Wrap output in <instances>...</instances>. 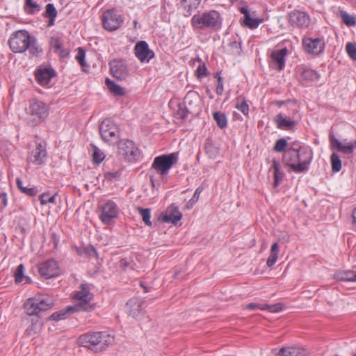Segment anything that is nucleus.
Instances as JSON below:
<instances>
[{"instance_id":"obj_8","label":"nucleus","mask_w":356,"mask_h":356,"mask_svg":"<svg viewBox=\"0 0 356 356\" xmlns=\"http://www.w3.org/2000/svg\"><path fill=\"white\" fill-rule=\"evenodd\" d=\"M178 154L177 152L163 154L154 158L152 168L160 175L168 173L169 170L177 162Z\"/></svg>"},{"instance_id":"obj_11","label":"nucleus","mask_w":356,"mask_h":356,"mask_svg":"<svg viewBox=\"0 0 356 356\" xmlns=\"http://www.w3.org/2000/svg\"><path fill=\"white\" fill-rule=\"evenodd\" d=\"M28 113L35 117L34 120L35 122H29L31 125L35 126L40 123L47 116V106L42 102H33L30 104L28 108Z\"/></svg>"},{"instance_id":"obj_57","label":"nucleus","mask_w":356,"mask_h":356,"mask_svg":"<svg viewBox=\"0 0 356 356\" xmlns=\"http://www.w3.org/2000/svg\"><path fill=\"white\" fill-rule=\"evenodd\" d=\"M86 252L90 257H94V258L98 257V253L97 252V250L93 246H89V247L86 248Z\"/></svg>"},{"instance_id":"obj_41","label":"nucleus","mask_w":356,"mask_h":356,"mask_svg":"<svg viewBox=\"0 0 356 356\" xmlns=\"http://www.w3.org/2000/svg\"><path fill=\"white\" fill-rule=\"evenodd\" d=\"M138 211L142 216L143 220L145 225L152 226V222L150 221L151 211L149 209L138 208Z\"/></svg>"},{"instance_id":"obj_49","label":"nucleus","mask_w":356,"mask_h":356,"mask_svg":"<svg viewBox=\"0 0 356 356\" xmlns=\"http://www.w3.org/2000/svg\"><path fill=\"white\" fill-rule=\"evenodd\" d=\"M24 267L22 264H20L17 267V269H16V271L15 273V282L17 283H19V282H22L23 277H24Z\"/></svg>"},{"instance_id":"obj_3","label":"nucleus","mask_w":356,"mask_h":356,"mask_svg":"<svg viewBox=\"0 0 356 356\" xmlns=\"http://www.w3.org/2000/svg\"><path fill=\"white\" fill-rule=\"evenodd\" d=\"M113 341V337L106 332H88L77 339L80 346L86 347L93 352L104 350Z\"/></svg>"},{"instance_id":"obj_12","label":"nucleus","mask_w":356,"mask_h":356,"mask_svg":"<svg viewBox=\"0 0 356 356\" xmlns=\"http://www.w3.org/2000/svg\"><path fill=\"white\" fill-rule=\"evenodd\" d=\"M119 153L129 161H134L139 156V151L133 141L122 140L119 143Z\"/></svg>"},{"instance_id":"obj_29","label":"nucleus","mask_w":356,"mask_h":356,"mask_svg":"<svg viewBox=\"0 0 356 356\" xmlns=\"http://www.w3.org/2000/svg\"><path fill=\"white\" fill-rule=\"evenodd\" d=\"M334 277L342 282H356V272L352 270L337 272Z\"/></svg>"},{"instance_id":"obj_25","label":"nucleus","mask_w":356,"mask_h":356,"mask_svg":"<svg viewBox=\"0 0 356 356\" xmlns=\"http://www.w3.org/2000/svg\"><path fill=\"white\" fill-rule=\"evenodd\" d=\"M275 123L278 129L286 130H290L297 124V122L290 120L282 113L277 115Z\"/></svg>"},{"instance_id":"obj_40","label":"nucleus","mask_w":356,"mask_h":356,"mask_svg":"<svg viewBox=\"0 0 356 356\" xmlns=\"http://www.w3.org/2000/svg\"><path fill=\"white\" fill-rule=\"evenodd\" d=\"M332 169L333 172H339L341 169V161L339 156L336 153H332L330 157Z\"/></svg>"},{"instance_id":"obj_20","label":"nucleus","mask_w":356,"mask_h":356,"mask_svg":"<svg viewBox=\"0 0 356 356\" xmlns=\"http://www.w3.org/2000/svg\"><path fill=\"white\" fill-rule=\"evenodd\" d=\"M181 218L182 214L179 211L178 207L175 204H172L166 209L165 213H163L162 220L164 222H170L175 225Z\"/></svg>"},{"instance_id":"obj_2","label":"nucleus","mask_w":356,"mask_h":356,"mask_svg":"<svg viewBox=\"0 0 356 356\" xmlns=\"http://www.w3.org/2000/svg\"><path fill=\"white\" fill-rule=\"evenodd\" d=\"M8 44L14 53H24L26 50H29L32 56H38L42 52L35 38L31 37L25 30L13 33L8 40Z\"/></svg>"},{"instance_id":"obj_5","label":"nucleus","mask_w":356,"mask_h":356,"mask_svg":"<svg viewBox=\"0 0 356 356\" xmlns=\"http://www.w3.org/2000/svg\"><path fill=\"white\" fill-rule=\"evenodd\" d=\"M191 24L195 29L217 30L221 26L220 15L214 10L196 14L191 19Z\"/></svg>"},{"instance_id":"obj_55","label":"nucleus","mask_w":356,"mask_h":356,"mask_svg":"<svg viewBox=\"0 0 356 356\" xmlns=\"http://www.w3.org/2000/svg\"><path fill=\"white\" fill-rule=\"evenodd\" d=\"M287 150H293L296 152L300 153H302V151H309L308 149H302L300 145L297 142L291 143Z\"/></svg>"},{"instance_id":"obj_50","label":"nucleus","mask_w":356,"mask_h":356,"mask_svg":"<svg viewBox=\"0 0 356 356\" xmlns=\"http://www.w3.org/2000/svg\"><path fill=\"white\" fill-rule=\"evenodd\" d=\"M85 57L86 52L82 48H79L77 55L76 56V59L82 67L86 65V63L84 61Z\"/></svg>"},{"instance_id":"obj_60","label":"nucleus","mask_w":356,"mask_h":356,"mask_svg":"<svg viewBox=\"0 0 356 356\" xmlns=\"http://www.w3.org/2000/svg\"><path fill=\"white\" fill-rule=\"evenodd\" d=\"M240 12L244 15V18L249 15L250 13L246 7H241L239 8Z\"/></svg>"},{"instance_id":"obj_34","label":"nucleus","mask_w":356,"mask_h":356,"mask_svg":"<svg viewBox=\"0 0 356 356\" xmlns=\"http://www.w3.org/2000/svg\"><path fill=\"white\" fill-rule=\"evenodd\" d=\"M41 9L40 6L33 0H25L24 10L28 14H35Z\"/></svg>"},{"instance_id":"obj_23","label":"nucleus","mask_w":356,"mask_h":356,"mask_svg":"<svg viewBox=\"0 0 356 356\" xmlns=\"http://www.w3.org/2000/svg\"><path fill=\"white\" fill-rule=\"evenodd\" d=\"M202 0H180L178 3V8L183 10V15L185 17L191 15L193 11L197 9Z\"/></svg>"},{"instance_id":"obj_14","label":"nucleus","mask_w":356,"mask_h":356,"mask_svg":"<svg viewBox=\"0 0 356 356\" xmlns=\"http://www.w3.org/2000/svg\"><path fill=\"white\" fill-rule=\"evenodd\" d=\"M329 140L332 149H335L344 154H351L356 148V140L343 143L335 137L332 132H330Z\"/></svg>"},{"instance_id":"obj_15","label":"nucleus","mask_w":356,"mask_h":356,"mask_svg":"<svg viewBox=\"0 0 356 356\" xmlns=\"http://www.w3.org/2000/svg\"><path fill=\"white\" fill-rule=\"evenodd\" d=\"M288 21L293 26L306 28L310 24V17L305 12L293 10L288 15Z\"/></svg>"},{"instance_id":"obj_31","label":"nucleus","mask_w":356,"mask_h":356,"mask_svg":"<svg viewBox=\"0 0 356 356\" xmlns=\"http://www.w3.org/2000/svg\"><path fill=\"white\" fill-rule=\"evenodd\" d=\"M75 312L76 310L73 308V307H68L64 310L59 311L52 314L50 316V319L52 321H59L65 319L68 314H73Z\"/></svg>"},{"instance_id":"obj_10","label":"nucleus","mask_w":356,"mask_h":356,"mask_svg":"<svg viewBox=\"0 0 356 356\" xmlns=\"http://www.w3.org/2000/svg\"><path fill=\"white\" fill-rule=\"evenodd\" d=\"M110 72L118 80H125L130 74V69L123 60H113L109 63Z\"/></svg>"},{"instance_id":"obj_58","label":"nucleus","mask_w":356,"mask_h":356,"mask_svg":"<svg viewBox=\"0 0 356 356\" xmlns=\"http://www.w3.org/2000/svg\"><path fill=\"white\" fill-rule=\"evenodd\" d=\"M230 46L234 49L233 53L239 54L241 50V44L238 42L234 41L230 43Z\"/></svg>"},{"instance_id":"obj_64","label":"nucleus","mask_w":356,"mask_h":356,"mask_svg":"<svg viewBox=\"0 0 356 356\" xmlns=\"http://www.w3.org/2000/svg\"><path fill=\"white\" fill-rule=\"evenodd\" d=\"M49 21L48 25L53 26L54 24L55 18H49Z\"/></svg>"},{"instance_id":"obj_48","label":"nucleus","mask_w":356,"mask_h":356,"mask_svg":"<svg viewBox=\"0 0 356 356\" xmlns=\"http://www.w3.org/2000/svg\"><path fill=\"white\" fill-rule=\"evenodd\" d=\"M346 51L348 56L354 60H356V45L353 43L348 42L346 46Z\"/></svg>"},{"instance_id":"obj_45","label":"nucleus","mask_w":356,"mask_h":356,"mask_svg":"<svg viewBox=\"0 0 356 356\" xmlns=\"http://www.w3.org/2000/svg\"><path fill=\"white\" fill-rule=\"evenodd\" d=\"M177 118L184 119L188 116V110L184 104H179L176 111Z\"/></svg>"},{"instance_id":"obj_28","label":"nucleus","mask_w":356,"mask_h":356,"mask_svg":"<svg viewBox=\"0 0 356 356\" xmlns=\"http://www.w3.org/2000/svg\"><path fill=\"white\" fill-rule=\"evenodd\" d=\"M305 352L295 347L282 348L275 356H305Z\"/></svg>"},{"instance_id":"obj_56","label":"nucleus","mask_w":356,"mask_h":356,"mask_svg":"<svg viewBox=\"0 0 356 356\" xmlns=\"http://www.w3.org/2000/svg\"><path fill=\"white\" fill-rule=\"evenodd\" d=\"M218 75V84L216 86V92L218 95H221L223 92V81L222 78Z\"/></svg>"},{"instance_id":"obj_30","label":"nucleus","mask_w":356,"mask_h":356,"mask_svg":"<svg viewBox=\"0 0 356 356\" xmlns=\"http://www.w3.org/2000/svg\"><path fill=\"white\" fill-rule=\"evenodd\" d=\"M50 44L54 51L59 54L61 57H65L68 55V51L63 49V42L59 38H51Z\"/></svg>"},{"instance_id":"obj_59","label":"nucleus","mask_w":356,"mask_h":356,"mask_svg":"<svg viewBox=\"0 0 356 356\" xmlns=\"http://www.w3.org/2000/svg\"><path fill=\"white\" fill-rule=\"evenodd\" d=\"M120 176V172H107L105 173V178L108 179H114V178H118Z\"/></svg>"},{"instance_id":"obj_51","label":"nucleus","mask_w":356,"mask_h":356,"mask_svg":"<svg viewBox=\"0 0 356 356\" xmlns=\"http://www.w3.org/2000/svg\"><path fill=\"white\" fill-rule=\"evenodd\" d=\"M22 192L29 196L33 197L38 194V191L36 187L29 188L27 186L22 188Z\"/></svg>"},{"instance_id":"obj_43","label":"nucleus","mask_w":356,"mask_h":356,"mask_svg":"<svg viewBox=\"0 0 356 356\" xmlns=\"http://www.w3.org/2000/svg\"><path fill=\"white\" fill-rule=\"evenodd\" d=\"M56 194H54V195H51V196H49V193H44L42 194H41L39 197V199H40V204L42 205H44L46 204L47 203H54L55 202V197H56Z\"/></svg>"},{"instance_id":"obj_38","label":"nucleus","mask_w":356,"mask_h":356,"mask_svg":"<svg viewBox=\"0 0 356 356\" xmlns=\"http://www.w3.org/2000/svg\"><path fill=\"white\" fill-rule=\"evenodd\" d=\"M261 19H258L257 18H253L251 17V15H247L243 19V24L245 26L249 27L251 29H256L258 27L260 23H261Z\"/></svg>"},{"instance_id":"obj_33","label":"nucleus","mask_w":356,"mask_h":356,"mask_svg":"<svg viewBox=\"0 0 356 356\" xmlns=\"http://www.w3.org/2000/svg\"><path fill=\"white\" fill-rule=\"evenodd\" d=\"M106 84L109 89L110 92L116 96H122L124 94V91L122 87L115 84L113 81L109 79H106Z\"/></svg>"},{"instance_id":"obj_19","label":"nucleus","mask_w":356,"mask_h":356,"mask_svg":"<svg viewBox=\"0 0 356 356\" xmlns=\"http://www.w3.org/2000/svg\"><path fill=\"white\" fill-rule=\"evenodd\" d=\"M39 273L41 276L50 278L57 276L59 273L57 262L54 259H49L39 266Z\"/></svg>"},{"instance_id":"obj_22","label":"nucleus","mask_w":356,"mask_h":356,"mask_svg":"<svg viewBox=\"0 0 356 356\" xmlns=\"http://www.w3.org/2000/svg\"><path fill=\"white\" fill-rule=\"evenodd\" d=\"M47 156L46 146L41 143L36 144V147L31 152L30 160L36 165H40L44 161Z\"/></svg>"},{"instance_id":"obj_7","label":"nucleus","mask_w":356,"mask_h":356,"mask_svg":"<svg viewBox=\"0 0 356 356\" xmlns=\"http://www.w3.org/2000/svg\"><path fill=\"white\" fill-rule=\"evenodd\" d=\"M99 134L102 140L111 145L118 143L120 130L118 125L110 119H105L99 125Z\"/></svg>"},{"instance_id":"obj_46","label":"nucleus","mask_w":356,"mask_h":356,"mask_svg":"<svg viewBox=\"0 0 356 356\" xmlns=\"http://www.w3.org/2000/svg\"><path fill=\"white\" fill-rule=\"evenodd\" d=\"M202 192V189L200 188H197L195 191V193L192 198L187 202L186 205V209H191L193 205L197 202L199 199L200 194Z\"/></svg>"},{"instance_id":"obj_61","label":"nucleus","mask_w":356,"mask_h":356,"mask_svg":"<svg viewBox=\"0 0 356 356\" xmlns=\"http://www.w3.org/2000/svg\"><path fill=\"white\" fill-rule=\"evenodd\" d=\"M17 186L19 188V189L22 191V188H23L24 186H23L22 181L19 179H17Z\"/></svg>"},{"instance_id":"obj_24","label":"nucleus","mask_w":356,"mask_h":356,"mask_svg":"<svg viewBox=\"0 0 356 356\" xmlns=\"http://www.w3.org/2000/svg\"><path fill=\"white\" fill-rule=\"evenodd\" d=\"M288 53L286 48L274 51L271 54V58L274 65L277 66L279 70H282L285 66V57Z\"/></svg>"},{"instance_id":"obj_47","label":"nucleus","mask_w":356,"mask_h":356,"mask_svg":"<svg viewBox=\"0 0 356 356\" xmlns=\"http://www.w3.org/2000/svg\"><path fill=\"white\" fill-rule=\"evenodd\" d=\"M283 309V306L281 303L268 305L265 304L264 310H267L272 313H277Z\"/></svg>"},{"instance_id":"obj_1","label":"nucleus","mask_w":356,"mask_h":356,"mask_svg":"<svg viewBox=\"0 0 356 356\" xmlns=\"http://www.w3.org/2000/svg\"><path fill=\"white\" fill-rule=\"evenodd\" d=\"M54 299L49 295L37 294L34 297L26 300L24 305L25 312L29 316H32L31 326L26 329V332L29 335L36 334L41 327L39 321V314L51 309L54 305Z\"/></svg>"},{"instance_id":"obj_35","label":"nucleus","mask_w":356,"mask_h":356,"mask_svg":"<svg viewBox=\"0 0 356 356\" xmlns=\"http://www.w3.org/2000/svg\"><path fill=\"white\" fill-rule=\"evenodd\" d=\"M236 108L240 111L243 115H248L249 113V106L243 97H238L236 99Z\"/></svg>"},{"instance_id":"obj_39","label":"nucleus","mask_w":356,"mask_h":356,"mask_svg":"<svg viewBox=\"0 0 356 356\" xmlns=\"http://www.w3.org/2000/svg\"><path fill=\"white\" fill-rule=\"evenodd\" d=\"M340 15L343 22L346 25L348 26H353L356 24V17L355 16L349 15L346 11H341L340 13Z\"/></svg>"},{"instance_id":"obj_26","label":"nucleus","mask_w":356,"mask_h":356,"mask_svg":"<svg viewBox=\"0 0 356 356\" xmlns=\"http://www.w3.org/2000/svg\"><path fill=\"white\" fill-rule=\"evenodd\" d=\"M320 77V74L309 68L302 70L301 72V81L302 84L308 85L310 83L317 81Z\"/></svg>"},{"instance_id":"obj_37","label":"nucleus","mask_w":356,"mask_h":356,"mask_svg":"<svg viewBox=\"0 0 356 356\" xmlns=\"http://www.w3.org/2000/svg\"><path fill=\"white\" fill-rule=\"evenodd\" d=\"M213 119L220 129H223L227 127V120L225 113L218 111L215 112L213 113Z\"/></svg>"},{"instance_id":"obj_16","label":"nucleus","mask_w":356,"mask_h":356,"mask_svg":"<svg viewBox=\"0 0 356 356\" xmlns=\"http://www.w3.org/2000/svg\"><path fill=\"white\" fill-rule=\"evenodd\" d=\"M303 48L309 54L318 55L321 54L325 47L323 39L320 38H305L302 40Z\"/></svg>"},{"instance_id":"obj_32","label":"nucleus","mask_w":356,"mask_h":356,"mask_svg":"<svg viewBox=\"0 0 356 356\" xmlns=\"http://www.w3.org/2000/svg\"><path fill=\"white\" fill-rule=\"evenodd\" d=\"M279 252V245L277 243H274L270 248V254L267 260L266 264L268 267H272L277 261Z\"/></svg>"},{"instance_id":"obj_63","label":"nucleus","mask_w":356,"mask_h":356,"mask_svg":"<svg viewBox=\"0 0 356 356\" xmlns=\"http://www.w3.org/2000/svg\"><path fill=\"white\" fill-rule=\"evenodd\" d=\"M353 223L356 225V208L353 210Z\"/></svg>"},{"instance_id":"obj_27","label":"nucleus","mask_w":356,"mask_h":356,"mask_svg":"<svg viewBox=\"0 0 356 356\" xmlns=\"http://www.w3.org/2000/svg\"><path fill=\"white\" fill-rule=\"evenodd\" d=\"M272 168L273 169V187H277L281 181L283 180L284 175V172L281 170L279 161L275 159L273 160Z\"/></svg>"},{"instance_id":"obj_42","label":"nucleus","mask_w":356,"mask_h":356,"mask_svg":"<svg viewBox=\"0 0 356 356\" xmlns=\"http://www.w3.org/2000/svg\"><path fill=\"white\" fill-rule=\"evenodd\" d=\"M288 146L287 140L282 138L278 139L275 144L273 149L277 152H282L285 150L286 147Z\"/></svg>"},{"instance_id":"obj_62","label":"nucleus","mask_w":356,"mask_h":356,"mask_svg":"<svg viewBox=\"0 0 356 356\" xmlns=\"http://www.w3.org/2000/svg\"><path fill=\"white\" fill-rule=\"evenodd\" d=\"M0 198L2 199L3 207H6L7 205V198L6 194L1 195Z\"/></svg>"},{"instance_id":"obj_44","label":"nucleus","mask_w":356,"mask_h":356,"mask_svg":"<svg viewBox=\"0 0 356 356\" xmlns=\"http://www.w3.org/2000/svg\"><path fill=\"white\" fill-rule=\"evenodd\" d=\"M44 16L48 18H56L57 16V10L52 3H48L46 6Z\"/></svg>"},{"instance_id":"obj_6","label":"nucleus","mask_w":356,"mask_h":356,"mask_svg":"<svg viewBox=\"0 0 356 356\" xmlns=\"http://www.w3.org/2000/svg\"><path fill=\"white\" fill-rule=\"evenodd\" d=\"M74 299L76 304L73 308L76 312H90L95 309V305L90 303L93 299V294L90 292L87 284L81 285L80 290L75 292Z\"/></svg>"},{"instance_id":"obj_53","label":"nucleus","mask_w":356,"mask_h":356,"mask_svg":"<svg viewBox=\"0 0 356 356\" xmlns=\"http://www.w3.org/2000/svg\"><path fill=\"white\" fill-rule=\"evenodd\" d=\"M264 307H265V304L252 302V303L247 305L245 306V309H249V310H256V309L264 310Z\"/></svg>"},{"instance_id":"obj_18","label":"nucleus","mask_w":356,"mask_h":356,"mask_svg":"<svg viewBox=\"0 0 356 356\" xmlns=\"http://www.w3.org/2000/svg\"><path fill=\"white\" fill-rule=\"evenodd\" d=\"M118 207L113 201H108L102 208L100 219L104 224H109L118 216Z\"/></svg>"},{"instance_id":"obj_13","label":"nucleus","mask_w":356,"mask_h":356,"mask_svg":"<svg viewBox=\"0 0 356 356\" xmlns=\"http://www.w3.org/2000/svg\"><path fill=\"white\" fill-rule=\"evenodd\" d=\"M144 302L138 298L129 300L126 304V309L129 316L136 320H140L144 314Z\"/></svg>"},{"instance_id":"obj_54","label":"nucleus","mask_w":356,"mask_h":356,"mask_svg":"<svg viewBox=\"0 0 356 356\" xmlns=\"http://www.w3.org/2000/svg\"><path fill=\"white\" fill-rule=\"evenodd\" d=\"M196 74L198 78L206 76L207 75V69L204 64L198 66L196 70Z\"/></svg>"},{"instance_id":"obj_4","label":"nucleus","mask_w":356,"mask_h":356,"mask_svg":"<svg viewBox=\"0 0 356 356\" xmlns=\"http://www.w3.org/2000/svg\"><path fill=\"white\" fill-rule=\"evenodd\" d=\"M312 161L311 151L296 152L293 150H286L283 156L284 163L296 173L307 172Z\"/></svg>"},{"instance_id":"obj_17","label":"nucleus","mask_w":356,"mask_h":356,"mask_svg":"<svg viewBox=\"0 0 356 356\" xmlns=\"http://www.w3.org/2000/svg\"><path fill=\"white\" fill-rule=\"evenodd\" d=\"M134 54L143 63H148L154 56V53L149 49L148 44L145 41H140L136 44Z\"/></svg>"},{"instance_id":"obj_36","label":"nucleus","mask_w":356,"mask_h":356,"mask_svg":"<svg viewBox=\"0 0 356 356\" xmlns=\"http://www.w3.org/2000/svg\"><path fill=\"white\" fill-rule=\"evenodd\" d=\"M92 161L95 164L99 165L105 159V154L97 147L92 145Z\"/></svg>"},{"instance_id":"obj_9","label":"nucleus","mask_w":356,"mask_h":356,"mask_svg":"<svg viewBox=\"0 0 356 356\" xmlns=\"http://www.w3.org/2000/svg\"><path fill=\"white\" fill-rule=\"evenodd\" d=\"M124 18L115 9H109L102 15V24L106 30L113 31L118 29L123 24Z\"/></svg>"},{"instance_id":"obj_21","label":"nucleus","mask_w":356,"mask_h":356,"mask_svg":"<svg viewBox=\"0 0 356 356\" xmlns=\"http://www.w3.org/2000/svg\"><path fill=\"white\" fill-rule=\"evenodd\" d=\"M55 74L54 69L45 67H39L35 72V79L41 86H47Z\"/></svg>"},{"instance_id":"obj_52","label":"nucleus","mask_w":356,"mask_h":356,"mask_svg":"<svg viewBox=\"0 0 356 356\" xmlns=\"http://www.w3.org/2000/svg\"><path fill=\"white\" fill-rule=\"evenodd\" d=\"M134 265L135 264H132L131 262H129L127 259H122L120 261V266L124 270H127L129 268L134 270Z\"/></svg>"}]
</instances>
